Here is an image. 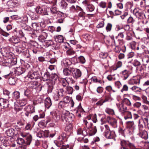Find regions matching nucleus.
<instances>
[{
    "label": "nucleus",
    "instance_id": "22",
    "mask_svg": "<svg viewBox=\"0 0 149 149\" xmlns=\"http://www.w3.org/2000/svg\"><path fill=\"white\" fill-rule=\"evenodd\" d=\"M121 74H122V77L123 78L124 80L127 79L129 76L128 71L127 70H125L122 71Z\"/></svg>",
    "mask_w": 149,
    "mask_h": 149
},
{
    "label": "nucleus",
    "instance_id": "19",
    "mask_svg": "<svg viewBox=\"0 0 149 149\" xmlns=\"http://www.w3.org/2000/svg\"><path fill=\"white\" fill-rule=\"evenodd\" d=\"M0 140L1 141L4 146H8L10 145L6 137H1L0 138Z\"/></svg>",
    "mask_w": 149,
    "mask_h": 149
},
{
    "label": "nucleus",
    "instance_id": "1",
    "mask_svg": "<svg viewBox=\"0 0 149 149\" xmlns=\"http://www.w3.org/2000/svg\"><path fill=\"white\" fill-rule=\"evenodd\" d=\"M20 135L22 137H26V141L22 138H19L16 140L17 143L19 145H22L24 144L29 145L30 144L32 140L31 135L29 133L21 132Z\"/></svg>",
    "mask_w": 149,
    "mask_h": 149
},
{
    "label": "nucleus",
    "instance_id": "7",
    "mask_svg": "<svg viewBox=\"0 0 149 149\" xmlns=\"http://www.w3.org/2000/svg\"><path fill=\"white\" fill-rule=\"evenodd\" d=\"M105 130L104 132V135L107 139H111L113 138V136L111 134V133L110 131L109 127L106 125H105Z\"/></svg>",
    "mask_w": 149,
    "mask_h": 149
},
{
    "label": "nucleus",
    "instance_id": "39",
    "mask_svg": "<svg viewBox=\"0 0 149 149\" xmlns=\"http://www.w3.org/2000/svg\"><path fill=\"white\" fill-rule=\"evenodd\" d=\"M61 82L62 85L64 87H66L68 85V83L67 80L65 79H62Z\"/></svg>",
    "mask_w": 149,
    "mask_h": 149
},
{
    "label": "nucleus",
    "instance_id": "54",
    "mask_svg": "<svg viewBox=\"0 0 149 149\" xmlns=\"http://www.w3.org/2000/svg\"><path fill=\"white\" fill-rule=\"evenodd\" d=\"M70 98L68 97H64L63 99V102L65 104L69 103L70 101Z\"/></svg>",
    "mask_w": 149,
    "mask_h": 149
},
{
    "label": "nucleus",
    "instance_id": "62",
    "mask_svg": "<svg viewBox=\"0 0 149 149\" xmlns=\"http://www.w3.org/2000/svg\"><path fill=\"white\" fill-rule=\"evenodd\" d=\"M137 69L139 70L140 72H143L145 70V67L143 65H141L140 66L137 68Z\"/></svg>",
    "mask_w": 149,
    "mask_h": 149
},
{
    "label": "nucleus",
    "instance_id": "14",
    "mask_svg": "<svg viewBox=\"0 0 149 149\" xmlns=\"http://www.w3.org/2000/svg\"><path fill=\"white\" fill-rule=\"evenodd\" d=\"M29 87L32 88L36 89L39 85L38 82L36 81H32L28 84Z\"/></svg>",
    "mask_w": 149,
    "mask_h": 149
},
{
    "label": "nucleus",
    "instance_id": "16",
    "mask_svg": "<svg viewBox=\"0 0 149 149\" xmlns=\"http://www.w3.org/2000/svg\"><path fill=\"white\" fill-rule=\"evenodd\" d=\"M1 52L3 56H9L10 54L9 49L6 47L2 49Z\"/></svg>",
    "mask_w": 149,
    "mask_h": 149
},
{
    "label": "nucleus",
    "instance_id": "13",
    "mask_svg": "<svg viewBox=\"0 0 149 149\" xmlns=\"http://www.w3.org/2000/svg\"><path fill=\"white\" fill-rule=\"evenodd\" d=\"M140 81L139 77L137 78L135 77L134 79H130L128 81L129 84L133 85L139 84Z\"/></svg>",
    "mask_w": 149,
    "mask_h": 149
},
{
    "label": "nucleus",
    "instance_id": "53",
    "mask_svg": "<svg viewBox=\"0 0 149 149\" xmlns=\"http://www.w3.org/2000/svg\"><path fill=\"white\" fill-rule=\"evenodd\" d=\"M51 100L49 97H47V109L49 108L52 105Z\"/></svg>",
    "mask_w": 149,
    "mask_h": 149
},
{
    "label": "nucleus",
    "instance_id": "46",
    "mask_svg": "<svg viewBox=\"0 0 149 149\" xmlns=\"http://www.w3.org/2000/svg\"><path fill=\"white\" fill-rule=\"evenodd\" d=\"M112 26V25L110 23H108L106 28V29L107 32L110 31Z\"/></svg>",
    "mask_w": 149,
    "mask_h": 149
},
{
    "label": "nucleus",
    "instance_id": "47",
    "mask_svg": "<svg viewBox=\"0 0 149 149\" xmlns=\"http://www.w3.org/2000/svg\"><path fill=\"white\" fill-rule=\"evenodd\" d=\"M47 124V121L45 124V121L44 120L42 121L39 122L38 123V125L40 127H45L46 126V125Z\"/></svg>",
    "mask_w": 149,
    "mask_h": 149
},
{
    "label": "nucleus",
    "instance_id": "2",
    "mask_svg": "<svg viewBox=\"0 0 149 149\" xmlns=\"http://www.w3.org/2000/svg\"><path fill=\"white\" fill-rule=\"evenodd\" d=\"M57 76L55 74H52L49 76V78L47 79V84H48V91L49 92H51L53 88V85L55 83Z\"/></svg>",
    "mask_w": 149,
    "mask_h": 149
},
{
    "label": "nucleus",
    "instance_id": "20",
    "mask_svg": "<svg viewBox=\"0 0 149 149\" xmlns=\"http://www.w3.org/2000/svg\"><path fill=\"white\" fill-rule=\"evenodd\" d=\"M15 132V130L13 128H11L6 131V133L8 136H11L14 135Z\"/></svg>",
    "mask_w": 149,
    "mask_h": 149
},
{
    "label": "nucleus",
    "instance_id": "3",
    "mask_svg": "<svg viewBox=\"0 0 149 149\" xmlns=\"http://www.w3.org/2000/svg\"><path fill=\"white\" fill-rule=\"evenodd\" d=\"M139 132L138 135L140 137L144 139H147L148 138L147 132L145 130L143 125L140 124L138 125Z\"/></svg>",
    "mask_w": 149,
    "mask_h": 149
},
{
    "label": "nucleus",
    "instance_id": "30",
    "mask_svg": "<svg viewBox=\"0 0 149 149\" xmlns=\"http://www.w3.org/2000/svg\"><path fill=\"white\" fill-rule=\"evenodd\" d=\"M128 141H126L123 140L121 141L120 145L122 147V148L123 149H128L126 148L125 146L127 145Z\"/></svg>",
    "mask_w": 149,
    "mask_h": 149
},
{
    "label": "nucleus",
    "instance_id": "15",
    "mask_svg": "<svg viewBox=\"0 0 149 149\" xmlns=\"http://www.w3.org/2000/svg\"><path fill=\"white\" fill-rule=\"evenodd\" d=\"M77 134H82L84 136H86L88 134V132L85 128H84L83 130H82L81 128H78L77 130Z\"/></svg>",
    "mask_w": 149,
    "mask_h": 149
},
{
    "label": "nucleus",
    "instance_id": "48",
    "mask_svg": "<svg viewBox=\"0 0 149 149\" xmlns=\"http://www.w3.org/2000/svg\"><path fill=\"white\" fill-rule=\"evenodd\" d=\"M78 59L79 62L81 63H84L85 62V58L83 56H81L78 57Z\"/></svg>",
    "mask_w": 149,
    "mask_h": 149
},
{
    "label": "nucleus",
    "instance_id": "59",
    "mask_svg": "<svg viewBox=\"0 0 149 149\" xmlns=\"http://www.w3.org/2000/svg\"><path fill=\"white\" fill-rule=\"evenodd\" d=\"M128 127L131 128L134 126V123L133 121H128L127 123Z\"/></svg>",
    "mask_w": 149,
    "mask_h": 149
},
{
    "label": "nucleus",
    "instance_id": "52",
    "mask_svg": "<svg viewBox=\"0 0 149 149\" xmlns=\"http://www.w3.org/2000/svg\"><path fill=\"white\" fill-rule=\"evenodd\" d=\"M143 62L148 63H149V57L148 56H146L142 59Z\"/></svg>",
    "mask_w": 149,
    "mask_h": 149
},
{
    "label": "nucleus",
    "instance_id": "42",
    "mask_svg": "<svg viewBox=\"0 0 149 149\" xmlns=\"http://www.w3.org/2000/svg\"><path fill=\"white\" fill-rule=\"evenodd\" d=\"M66 92L70 94H72L73 93V88L70 87L69 86L67 87L66 88Z\"/></svg>",
    "mask_w": 149,
    "mask_h": 149
},
{
    "label": "nucleus",
    "instance_id": "36",
    "mask_svg": "<svg viewBox=\"0 0 149 149\" xmlns=\"http://www.w3.org/2000/svg\"><path fill=\"white\" fill-rule=\"evenodd\" d=\"M123 102L124 104H126L127 106H131V104L130 100L127 99L125 98L123 100Z\"/></svg>",
    "mask_w": 149,
    "mask_h": 149
},
{
    "label": "nucleus",
    "instance_id": "5",
    "mask_svg": "<svg viewBox=\"0 0 149 149\" xmlns=\"http://www.w3.org/2000/svg\"><path fill=\"white\" fill-rule=\"evenodd\" d=\"M64 115L63 117L67 121L69 122L73 121L74 116V115L72 113H70L69 111H65L63 112Z\"/></svg>",
    "mask_w": 149,
    "mask_h": 149
},
{
    "label": "nucleus",
    "instance_id": "18",
    "mask_svg": "<svg viewBox=\"0 0 149 149\" xmlns=\"http://www.w3.org/2000/svg\"><path fill=\"white\" fill-rule=\"evenodd\" d=\"M43 8H41L40 7H37L36 9V12L38 14L43 13L44 15L47 14V11L44 9L43 10Z\"/></svg>",
    "mask_w": 149,
    "mask_h": 149
},
{
    "label": "nucleus",
    "instance_id": "35",
    "mask_svg": "<svg viewBox=\"0 0 149 149\" xmlns=\"http://www.w3.org/2000/svg\"><path fill=\"white\" fill-rule=\"evenodd\" d=\"M18 103L21 106H23L26 104L27 101L26 99L20 100L18 101Z\"/></svg>",
    "mask_w": 149,
    "mask_h": 149
},
{
    "label": "nucleus",
    "instance_id": "12",
    "mask_svg": "<svg viewBox=\"0 0 149 149\" xmlns=\"http://www.w3.org/2000/svg\"><path fill=\"white\" fill-rule=\"evenodd\" d=\"M92 124H91V126L89 127V130L88 134L90 136H92L94 135L97 132V129L96 126L92 127Z\"/></svg>",
    "mask_w": 149,
    "mask_h": 149
},
{
    "label": "nucleus",
    "instance_id": "44",
    "mask_svg": "<svg viewBox=\"0 0 149 149\" xmlns=\"http://www.w3.org/2000/svg\"><path fill=\"white\" fill-rule=\"evenodd\" d=\"M133 65L135 66L138 68L140 66L141 64L140 62L137 60H135L132 63Z\"/></svg>",
    "mask_w": 149,
    "mask_h": 149
},
{
    "label": "nucleus",
    "instance_id": "23",
    "mask_svg": "<svg viewBox=\"0 0 149 149\" xmlns=\"http://www.w3.org/2000/svg\"><path fill=\"white\" fill-rule=\"evenodd\" d=\"M72 70L71 69L65 68L63 70V74L66 76L70 75L72 74Z\"/></svg>",
    "mask_w": 149,
    "mask_h": 149
},
{
    "label": "nucleus",
    "instance_id": "28",
    "mask_svg": "<svg viewBox=\"0 0 149 149\" xmlns=\"http://www.w3.org/2000/svg\"><path fill=\"white\" fill-rule=\"evenodd\" d=\"M73 127L72 125L69 124L65 127V130L68 133H71L72 132Z\"/></svg>",
    "mask_w": 149,
    "mask_h": 149
},
{
    "label": "nucleus",
    "instance_id": "41",
    "mask_svg": "<svg viewBox=\"0 0 149 149\" xmlns=\"http://www.w3.org/2000/svg\"><path fill=\"white\" fill-rule=\"evenodd\" d=\"M13 96L15 99H18L19 97V93L17 91H15L13 93Z\"/></svg>",
    "mask_w": 149,
    "mask_h": 149
},
{
    "label": "nucleus",
    "instance_id": "51",
    "mask_svg": "<svg viewBox=\"0 0 149 149\" xmlns=\"http://www.w3.org/2000/svg\"><path fill=\"white\" fill-rule=\"evenodd\" d=\"M122 63L120 61H118L116 63V67L114 69L115 70H116L117 68L121 67L122 66Z\"/></svg>",
    "mask_w": 149,
    "mask_h": 149
},
{
    "label": "nucleus",
    "instance_id": "11",
    "mask_svg": "<svg viewBox=\"0 0 149 149\" xmlns=\"http://www.w3.org/2000/svg\"><path fill=\"white\" fill-rule=\"evenodd\" d=\"M72 74L74 79H77L81 77V73L80 70L79 69H77L76 71L72 70Z\"/></svg>",
    "mask_w": 149,
    "mask_h": 149
},
{
    "label": "nucleus",
    "instance_id": "31",
    "mask_svg": "<svg viewBox=\"0 0 149 149\" xmlns=\"http://www.w3.org/2000/svg\"><path fill=\"white\" fill-rule=\"evenodd\" d=\"M86 8L87 11L92 12L94 10V7L93 5L89 4L87 5Z\"/></svg>",
    "mask_w": 149,
    "mask_h": 149
},
{
    "label": "nucleus",
    "instance_id": "34",
    "mask_svg": "<svg viewBox=\"0 0 149 149\" xmlns=\"http://www.w3.org/2000/svg\"><path fill=\"white\" fill-rule=\"evenodd\" d=\"M9 41L13 43L17 44L19 42V40L18 39L12 37L11 38L9 39Z\"/></svg>",
    "mask_w": 149,
    "mask_h": 149
},
{
    "label": "nucleus",
    "instance_id": "8",
    "mask_svg": "<svg viewBox=\"0 0 149 149\" xmlns=\"http://www.w3.org/2000/svg\"><path fill=\"white\" fill-rule=\"evenodd\" d=\"M8 102L6 99L0 98V107L1 108L5 109L8 107Z\"/></svg>",
    "mask_w": 149,
    "mask_h": 149
},
{
    "label": "nucleus",
    "instance_id": "49",
    "mask_svg": "<svg viewBox=\"0 0 149 149\" xmlns=\"http://www.w3.org/2000/svg\"><path fill=\"white\" fill-rule=\"evenodd\" d=\"M105 89L108 92H110L112 91L113 92H115L116 91L113 89L112 86H107L106 87Z\"/></svg>",
    "mask_w": 149,
    "mask_h": 149
},
{
    "label": "nucleus",
    "instance_id": "37",
    "mask_svg": "<svg viewBox=\"0 0 149 149\" xmlns=\"http://www.w3.org/2000/svg\"><path fill=\"white\" fill-rule=\"evenodd\" d=\"M125 32L122 31V32H120L117 36L116 37L117 38H118L120 40H121L124 37V34Z\"/></svg>",
    "mask_w": 149,
    "mask_h": 149
},
{
    "label": "nucleus",
    "instance_id": "21",
    "mask_svg": "<svg viewBox=\"0 0 149 149\" xmlns=\"http://www.w3.org/2000/svg\"><path fill=\"white\" fill-rule=\"evenodd\" d=\"M123 115L124 116V119L126 120L128 119H131L132 118V116L131 112L127 111Z\"/></svg>",
    "mask_w": 149,
    "mask_h": 149
},
{
    "label": "nucleus",
    "instance_id": "26",
    "mask_svg": "<svg viewBox=\"0 0 149 149\" xmlns=\"http://www.w3.org/2000/svg\"><path fill=\"white\" fill-rule=\"evenodd\" d=\"M55 39L56 42H57L59 43H62L63 42V37L61 35H57L56 36Z\"/></svg>",
    "mask_w": 149,
    "mask_h": 149
},
{
    "label": "nucleus",
    "instance_id": "55",
    "mask_svg": "<svg viewBox=\"0 0 149 149\" xmlns=\"http://www.w3.org/2000/svg\"><path fill=\"white\" fill-rule=\"evenodd\" d=\"M113 50L115 52L119 53L120 52L121 49L117 45L115 46Z\"/></svg>",
    "mask_w": 149,
    "mask_h": 149
},
{
    "label": "nucleus",
    "instance_id": "24",
    "mask_svg": "<svg viewBox=\"0 0 149 149\" xmlns=\"http://www.w3.org/2000/svg\"><path fill=\"white\" fill-rule=\"evenodd\" d=\"M108 118H109V120H108V122L111 125H115L117 123V120L113 118H110L109 117H108Z\"/></svg>",
    "mask_w": 149,
    "mask_h": 149
},
{
    "label": "nucleus",
    "instance_id": "10",
    "mask_svg": "<svg viewBox=\"0 0 149 149\" xmlns=\"http://www.w3.org/2000/svg\"><path fill=\"white\" fill-rule=\"evenodd\" d=\"M117 105L119 111L122 114H123L127 111V107L123 104H117Z\"/></svg>",
    "mask_w": 149,
    "mask_h": 149
},
{
    "label": "nucleus",
    "instance_id": "60",
    "mask_svg": "<svg viewBox=\"0 0 149 149\" xmlns=\"http://www.w3.org/2000/svg\"><path fill=\"white\" fill-rule=\"evenodd\" d=\"M99 6L102 8H105L106 6V3L104 1H101L99 4Z\"/></svg>",
    "mask_w": 149,
    "mask_h": 149
},
{
    "label": "nucleus",
    "instance_id": "63",
    "mask_svg": "<svg viewBox=\"0 0 149 149\" xmlns=\"http://www.w3.org/2000/svg\"><path fill=\"white\" fill-rule=\"evenodd\" d=\"M30 93L31 92L29 90L27 89L24 90V95L25 96L27 97H29Z\"/></svg>",
    "mask_w": 149,
    "mask_h": 149
},
{
    "label": "nucleus",
    "instance_id": "6",
    "mask_svg": "<svg viewBox=\"0 0 149 149\" xmlns=\"http://www.w3.org/2000/svg\"><path fill=\"white\" fill-rule=\"evenodd\" d=\"M24 110L26 111V116L28 117L31 116V113L34 112V107L32 106L28 105L25 107Z\"/></svg>",
    "mask_w": 149,
    "mask_h": 149
},
{
    "label": "nucleus",
    "instance_id": "32",
    "mask_svg": "<svg viewBox=\"0 0 149 149\" xmlns=\"http://www.w3.org/2000/svg\"><path fill=\"white\" fill-rule=\"evenodd\" d=\"M131 89L132 91L136 93L141 92L142 90L140 88L135 86L132 87Z\"/></svg>",
    "mask_w": 149,
    "mask_h": 149
},
{
    "label": "nucleus",
    "instance_id": "33",
    "mask_svg": "<svg viewBox=\"0 0 149 149\" xmlns=\"http://www.w3.org/2000/svg\"><path fill=\"white\" fill-rule=\"evenodd\" d=\"M91 80L92 81H93L94 83H99L100 84L102 83L101 81L97 78L96 77L94 76L92 77L91 79Z\"/></svg>",
    "mask_w": 149,
    "mask_h": 149
},
{
    "label": "nucleus",
    "instance_id": "17",
    "mask_svg": "<svg viewBox=\"0 0 149 149\" xmlns=\"http://www.w3.org/2000/svg\"><path fill=\"white\" fill-rule=\"evenodd\" d=\"M148 117L146 116V118H143L142 117L141 119H139L138 121V125L141 124V125H143V123L144 125H146V124H148Z\"/></svg>",
    "mask_w": 149,
    "mask_h": 149
},
{
    "label": "nucleus",
    "instance_id": "57",
    "mask_svg": "<svg viewBox=\"0 0 149 149\" xmlns=\"http://www.w3.org/2000/svg\"><path fill=\"white\" fill-rule=\"evenodd\" d=\"M50 113L51 117H52V118H53L54 119L56 118L57 120H58L59 119V117L58 118V117L55 113L54 112H51Z\"/></svg>",
    "mask_w": 149,
    "mask_h": 149
},
{
    "label": "nucleus",
    "instance_id": "61",
    "mask_svg": "<svg viewBox=\"0 0 149 149\" xmlns=\"http://www.w3.org/2000/svg\"><path fill=\"white\" fill-rule=\"evenodd\" d=\"M78 141H81L82 142H84L85 143H87L88 141V139L87 138L84 139V137L79 138L78 139Z\"/></svg>",
    "mask_w": 149,
    "mask_h": 149
},
{
    "label": "nucleus",
    "instance_id": "40",
    "mask_svg": "<svg viewBox=\"0 0 149 149\" xmlns=\"http://www.w3.org/2000/svg\"><path fill=\"white\" fill-rule=\"evenodd\" d=\"M77 9L81 11L79 13V16L81 17H83L85 13L83 11V9L79 6H77Z\"/></svg>",
    "mask_w": 149,
    "mask_h": 149
},
{
    "label": "nucleus",
    "instance_id": "29",
    "mask_svg": "<svg viewBox=\"0 0 149 149\" xmlns=\"http://www.w3.org/2000/svg\"><path fill=\"white\" fill-rule=\"evenodd\" d=\"M70 61L68 59H64L62 61V65L65 67H66L68 65H70Z\"/></svg>",
    "mask_w": 149,
    "mask_h": 149
},
{
    "label": "nucleus",
    "instance_id": "45",
    "mask_svg": "<svg viewBox=\"0 0 149 149\" xmlns=\"http://www.w3.org/2000/svg\"><path fill=\"white\" fill-rule=\"evenodd\" d=\"M74 52L72 49H70L66 52V54L68 56H72L74 54Z\"/></svg>",
    "mask_w": 149,
    "mask_h": 149
},
{
    "label": "nucleus",
    "instance_id": "25",
    "mask_svg": "<svg viewBox=\"0 0 149 149\" xmlns=\"http://www.w3.org/2000/svg\"><path fill=\"white\" fill-rule=\"evenodd\" d=\"M59 5L61 7L64 9H65L67 7V3L64 0H61L59 3Z\"/></svg>",
    "mask_w": 149,
    "mask_h": 149
},
{
    "label": "nucleus",
    "instance_id": "64",
    "mask_svg": "<svg viewBox=\"0 0 149 149\" xmlns=\"http://www.w3.org/2000/svg\"><path fill=\"white\" fill-rule=\"evenodd\" d=\"M65 104L62 101H60L59 103L58 107L60 109L62 108L65 107Z\"/></svg>",
    "mask_w": 149,
    "mask_h": 149
},
{
    "label": "nucleus",
    "instance_id": "4",
    "mask_svg": "<svg viewBox=\"0 0 149 149\" xmlns=\"http://www.w3.org/2000/svg\"><path fill=\"white\" fill-rule=\"evenodd\" d=\"M133 13L135 16L139 19H144L146 18L144 11L143 10L138 9L134 10Z\"/></svg>",
    "mask_w": 149,
    "mask_h": 149
},
{
    "label": "nucleus",
    "instance_id": "56",
    "mask_svg": "<svg viewBox=\"0 0 149 149\" xmlns=\"http://www.w3.org/2000/svg\"><path fill=\"white\" fill-rule=\"evenodd\" d=\"M128 87L126 84H125L123 86L122 89L121 90V91L123 92L125 91H128Z\"/></svg>",
    "mask_w": 149,
    "mask_h": 149
},
{
    "label": "nucleus",
    "instance_id": "50",
    "mask_svg": "<svg viewBox=\"0 0 149 149\" xmlns=\"http://www.w3.org/2000/svg\"><path fill=\"white\" fill-rule=\"evenodd\" d=\"M105 111L107 113L113 115L114 113V112L113 110L109 108L105 110Z\"/></svg>",
    "mask_w": 149,
    "mask_h": 149
},
{
    "label": "nucleus",
    "instance_id": "9",
    "mask_svg": "<svg viewBox=\"0 0 149 149\" xmlns=\"http://www.w3.org/2000/svg\"><path fill=\"white\" fill-rule=\"evenodd\" d=\"M39 74L37 72H29L28 74V77L31 79H38L39 77Z\"/></svg>",
    "mask_w": 149,
    "mask_h": 149
},
{
    "label": "nucleus",
    "instance_id": "58",
    "mask_svg": "<svg viewBox=\"0 0 149 149\" xmlns=\"http://www.w3.org/2000/svg\"><path fill=\"white\" fill-rule=\"evenodd\" d=\"M135 22V19L132 17H130L128 19L127 22L128 23H133Z\"/></svg>",
    "mask_w": 149,
    "mask_h": 149
},
{
    "label": "nucleus",
    "instance_id": "27",
    "mask_svg": "<svg viewBox=\"0 0 149 149\" xmlns=\"http://www.w3.org/2000/svg\"><path fill=\"white\" fill-rule=\"evenodd\" d=\"M16 74L17 75H20L24 72L25 70L21 68H17L16 70Z\"/></svg>",
    "mask_w": 149,
    "mask_h": 149
},
{
    "label": "nucleus",
    "instance_id": "43",
    "mask_svg": "<svg viewBox=\"0 0 149 149\" xmlns=\"http://www.w3.org/2000/svg\"><path fill=\"white\" fill-rule=\"evenodd\" d=\"M16 80L14 77L10 78L8 80L9 84L12 85L15 84V83Z\"/></svg>",
    "mask_w": 149,
    "mask_h": 149
},
{
    "label": "nucleus",
    "instance_id": "38",
    "mask_svg": "<svg viewBox=\"0 0 149 149\" xmlns=\"http://www.w3.org/2000/svg\"><path fill=\"white\" fill-rule=\"evenodd\" d=\"M7 4L9 6V7L13 8L16 6L17 3L16 2H14L13 1H8Z\"/></svg>",
    "mask_w": 149,
    "mask_h": 149
}]
</instances>
